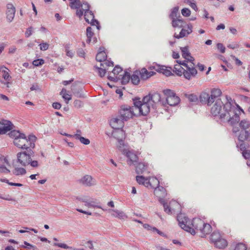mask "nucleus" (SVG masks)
<instances>
[{
	"label": "nucleus",
	"instance_id": "48",
	"mask_svg": "<svg viewBox=\"0 0 250 250\" xmlns=\"http://www.w3.org/2000/svg\"><path fill=\"white\" fill-rule=\"evenodd\" d=\"M0 163L10 166V163L7 157L0 155Z\"/></svg>",
	"mask_w": 250,
	"mask_h": 250
},
{
	"label": "nucleus",
	"instance_id": "44",
	"mask_svg": "<svg viewBox=\"0 0 250 250\" xmlns=\"http://www.w3.org/2000/svg\"><path fill=\"white\" fill-rule=\"evenodd\" d=\"M107 66H108L104 65V67L103 66H102V67H101L102 66H101L100 67L96 66V67H95V68L98 71L99 76L100 77H102L105 75V74L106 73L105 69Z\"/></svg>",
	"mask_w": 250,
	"mask_h": 250
},
{
	"label": "nucleus",
	"instance_id": "6",
	"mask_svg": "<svg viewBox=\"0 0 250 250\" xmlns=\"http://www.w3.org/2000/svg\"><path fill=\"white\" fill-rule=\"evenodd\" d=\"M136 180L139 185L151 189L157 187L159 184V180L155 176L145 177L144 175H138L136 177Z\"/></svg>",
	"mask_w": 250,
	"mask_h": 250
},
{
	"label": "nucleus",
	"instance_id": "46",
	"mask_svg": "<svg viewBox=\"0 0 250 250\" xmlns=\"http://www.w3.org/2000/svg\"><path fill=\"white\" fill-rule=\"evenodd\" d=\"M186 3H187L191 8H192L193 10H194L195 11H198V7L196 5V2L193 0H188L187 2H186Z\"/></svg>",
	"mask_w": 250,
	"mask_h": 250
},
{
	"label": "nucleus",
	"instance_id": "1",
	"mask_svg": "<svg viewBox=\"0 0 250 250\" xmlns=\"http://www.w3.org/2000/svg\"><path fill=\"white\" fill-rule=\"evenodd\" d=\"M179 226L185 231L194 235L200 233L202 237H205L212 231L211 226L199 218L189 220L185 214L180 213L177 217Z\"/></svg>",
	"mask_w": 250,
	"mask_h": 250
},
{
	"label": "nucleus",
	"instance_id": "27",
	"mask_svg": "<svg viewBox=\"0 0 250 250\" xmlns=\"http://www.w3.org/2000/svg\"><path fill=\"white\" fill-rule=\"evenodd\" d=\"M176 62L177 64L174 65L173 72L175 73L178 76H181L183 74V71L185 67L183 66L181 63H182L183 62H186V61L177 60Z\"/></svg>",
	"mask_w": 250,
	"mask_h": 250
},
{
	"label": "nucleus",
	"instance_id": "4",
	"mask_svg": "<svg viewBox=\"0 0 250 250\" xmlns=\"http://www.w3.org/2000/svg\"><path fill=\"white\" fill-rule=\"evenodd\" d=\"M9 136L13 139L14 144L18 147L22 149H28L35 147L36 137L33 135L26 137L25 135L18 130H12Z\"/></svg>",
	"mask_w": 250,
	"mask_h": 250
},
{
	"label": "nucleus",
	"instance_id": "3",
	"mask_svg": "<svg viewBox=\"0 0 250 250\" xmlns=\"http://www.w3.org/2000/svg\"><path fill=\"white\" fill-rule=\"evenodd\" d=\"M70 6L72 9H77L76 14L81 18L84 14L85 21L91 24V25L96 26L97 29L99 30L100 26L98 21L94 19V16L91 11L89 10V5L87 3H81L79 0H69Z\"/></svg>",
	"mask_w": 250,
	"mask_h": 250
},
{
	"label": "nucleus",
	"instance_id": "64",
	"mask_svg": "<svg viewBox=\"0 0 250 250\" xmlns=\"http://www.w3.org/2000/svg\"><path fill=\"white\" fill-rule=\"evenodd\" d=\"M85 245L86 247L89 248L90 250H92L93 249V246L91 241H88L86 242Z\"/></svg>",
	"mask_w": 250,
	"mask_h": 250
},
{
	"label": "nucleus",
	"instance_id": "23",
	"mask_svg": "<svg viewBox=\"0 0 250 250\" xmlns=\"http://www.w3.org/2000/svg\"><path fill=\"white\" fill-rule=\"evenodd\" d=\"M1 124L0 127V134H5L13 128V125L9 121L3 120L1 122Z\"/></svg>",
	"mask_w": 250,
	"mask_h": 250
},
{
	"label": "nucleus",
	"instance_id": "33",
	"mask_svg": "<svg viewBox=\"0 0 250 250\" xmlns=\"http://www.w3.org/2000/svg\"><path fill=\"white\" fill-rule=\"evenodd\" d=\"M185 22L184 20L181 17L171 20V24L174 28H181L183 26Z\"/></svg>",
	"mask_w": 250,
	"mask_h": 250
},
{
	"label": "nucleus",
	"instance_id": "54",
	"mask_svg": "<svg viewBox=\"0 0 250 250\" xmlns=\"http://www.w3.org/2000/svg\"><path fill=\"white\" fill-rule=\"evenodd\" d=\"M217 48L222 53H224L226 51V48L224 45L221 43H218L217 44Z\"/></svg>",
	"mask_w": 250,
	"mask_h": 250
},
{
	"label": "nucleus",
	"instance_id": "7",
	"mask_svg": "<svg viewBox=\"0 0 250 250\" xmlns=\"http://www.w3.org/2000/svg\"><path fill=\"white\" fill-rule=\"evenodd\" d=\"M85 206L88 208L93 207L101 208L103 210L107 211V212L109 213L112 217L118 218L120 219L125 220L127 218V216L123 211L115 209L113 208H104L100 206L95 205L94 204H92V202H88L87 201L85 202Z\"/></svg>",
	"mask_w": 250,
	"mask_h": 250
},
{
	"label": "nucleus",
	"instance_id": "45",
	"mask_svg": "<svg viewBox=\"0 0 250 250\" xmlns=\"http://www.w3.org/2000/svg\"><path fill=\"white\" fill-rule=\"evenodd\" d=\"M242 154L244 158L248 160L247 164L250 167V150H246L242 152Z\"/></svg>",
	"mask_w": 250,
	"mask_h": 250
},
{
	"label": "nucleus",
	"instance_id": "5",
	"mask_svg": "<svg viewBox=\"0 0 250 250\" xmlns=\"http://www.w3.org/2000/svg\"><path fill=\"white\" fill-rule=\"evenodd\" d=\"M133 103L135 111H138L139 114L143 116L147 115L152 108L150 102L146 96L142 100L140 99H134Z\"/></svg>",
	"mask_w": 250,
	"mask_h": 250
},
{
	"label": "nucleus",
	"instance_id": "16",
	"mask_svg": "<svg viewBox=\"0 0 250 250\" xmlns=\"http://www.w3.org/2000/svg\"><path fill=\"white\" fill-rule=\"evenodd\" d=\"M106 58L107 56L104 48H100L96 56L97 61L101 62L100 66L104 67V65L106 66H113V62L106 60Z\"/></svg>",
	"mask_w": 250,
	"mask_h": 250
},
{
	"label": "nucleus",
	"instance_id": "51",
	"mask_svg": "<svg viewBox=\"0 0 250 250\" xmlns=\"http://www.w3.org/2000/svg\"><path fill=\"white\" fill-rule=\"evenodd\" d=\"M188 100L192 102H196L198 101V97L196 95L191 94L187 95Z\"/></svg>",
	"mask_w": 250,
	"mask_h": 250
},
{
	"label": "nucleus",
	"instance_id": "25",
	"mask_svg": "<svg viewBox=\"0 0 250 250\" xmlns=\"http://www.w3.org/2000/svg\"><path fill=\"white\" fill-rule=\"evenodd\" d=\"M138 71L140 75L141 79L142 80H146L155 74L153 71H148L146 68H143Z\"/></svg>",
	"mask_w": 250,
	"mask_h": 250
},
{
	"label": "nucleus",
	"instance_id": "61",
	"mask_svg": "<svg viewBox=\"0 0 250 250\" xmlns=\"http://www.w3.org/2000/svg\"><path fill=\"white\" fill-rule=\"evenodd\" d=\"M29 165L33 167H37L39 166L38 162L36 160H30Z\"/></svg>",
	"mask_w": 250,
	"mask_h": 250
},
{
	"label": "nucleus",
	"instance_id": "18",
	"mask_svg": "<svg viewBox=\"0 0 250 250\" xmlns=\"http://www.w3.org/2000/svg\"><path fill=\"white\" fill-rule=\"evenodd\" d=\"M16 14V7L11 2H8L6 5L5 15L6 21L11 22L14 19Z\"/></svg>",
	"mask_w": 250,
	"mask_h": 250
},
{
	"label": "nucleus",
	"instance_id": "10",
	"mask_svg": "<svg viewBox=\"0 0 250 250\" xmlns=\"http://www.w3.org/2000/svg\"><path fill=\"white\" fill-rule=\"evenodd\" d=\"M119 149L127 158V163L129 165H134L137 162L138 157L136 152L134 150L125 145Z\"/></svg>",
	"mask_w": 250,
	"mask_h": 250
},
{
	"label": "nucleus",
	"instance_id": "29",
	"mask_svg": "<svg viewBox=\"0 0 250 250\" xmlns=\"http://www.w3.org/2000/svg\"><path fill=\"white\" fill-rule=\"evenodd\" d=\"M153 67L158 72L162 73L166 76H169L171 74L170 70L168 69L167 67L164 65L156 64L154 65Z\"/></svg>",
	"mask_w": 250,
	"mask_h": 250
},
{
	"label": "nucleus",
	"instance_id": "43",
	"mask_svg": "<svg viewBox=\"0 0 250 250\" xmlns=\"http://www.w3.org/2000/svg\"><path fill=\"white\" fill-rule=\"evenodd\" d=\"M124 72L125 71H123L122 68L121 67L117 65L112 70V73L113 74L114 76H111L112 77H115L116 76H120V75L121 74H123Z\"/></svg>",
	"mask_w": 250,
	"mask_h": 250
},
{
	"label": "nucleus",
	"instance_id": "24",
	"mask_svg": "<svg viewBox=\"0 0 250 250\" xmlns=\"http://www.w3.org/2000/svg\"><path fill=\"white\" fill-rule=\"evenodd\" d=\"M182 57L186 63L193 62L194 59L190 55L188 47H181Z\"/></svg>",
	"mask_w": 250,
	"mask_h": 250
},
{
	"label": "nucleus",
	"instance_id": "2",
	"mask_svg": "<svg viewBox=\"0 0 250 250\" xmlns=\"http://www.w3.org/2000/svg\"><path fill=\"white\" fill-rule=\"evenodd\" d=\"M225 114H222V121L228 122L232 125L233 133L236 134L240 131L238 127L234 126L240 121L239 114L241 112L244 113V110L238 104L236 106H232L230 103H226L224 106Z\"/></svg>",
	"mask_w": 250,
	"mask_h": 250
},
{
	"label": "nucleus",
	"instance_id": "47",
	"mask_svg": "<svg viewBox=\"0 0 250 250\" xmlns=\"http://www.w3.org/2000/svg\"><path fill=\"white\" fill-rule=\"evenodd\" d=\"M9 166L0 163V173H7L10 172V170L7 168Z\"/></svg>",
	"mask_w": 250,
	"mask_h": 250
},
{
	"label": "nucleus",
	"instance_id": "62",
	"mask_svg": "<svg viewBox=\"0 0 250 250\" xmlns=\"http://www.w3.org/2000/svg\"><path fill=\"white\" fill-rule=\"evenodd\" d=\"M228 47L234 49L235 48H237L239 47V44L236 42H233L231 44H229L228 45Z\"/></svg>",
	"mask_w": 250,
	"mask_h": 250
},
{
	"label": "nucleus",
	"instance_id": "19",
	"mask_svg": "<svg viewBox=\"0 0 250 250\" xmlns=\"http://www.w3.org/2000/svg\"><path fill=\"white\" fill-rule=\"evenodd\" d=\"M193 26L191 23L187 24L180 31L179 34H174V37L177 39H181L188 36L192 32Z\"/></svg>",
	"mask_w": 250,
	"mask_h": 250
},
{
	"label": "nucleus",
	"instance_id": "56",
	"mask_svg": "<svg viewBox=\"0 0 250 250\" xmlns=\"http://www.w3.org/2000/svg\"><path fill=\"white\" fill-rule=\"evenodd\" d=\"M241 142L240 143L239 145H237V147L239 148V149L242 152L246 151V145L244 143V141H241Z\"/></svg>",
	"mask_w": 250,
	"mask_h": 250
},
{
	"label": "nucleus",
	"instance_id": "30",
	"mask_svg": "<svg viewBox=\"0 0 250 250\" xmlns=\"http://www.w3.org/2000/svg\"><path fill=\"white\" fill-rule=\"evenodd\" d=\"M199 99L202 103L206 104L208 106H210L212 104L211 101L209 100L210 99L209 94L207 92H202L200 95Z\"/></svg>",
	"mask_w": 250,
	"mask_h": 250
},
{
	"label": "nucleus",
	"instance_id": "22",
	"mask_svg": "<svg viewBox=\"0 0 250 250\" xmlns=\"http://www.w3.org/2000/svg\"><path fill=\"white\" fill-rule=\"evenodd\" d=\"M110 125L111 127L114 129L123 128L124 126V122L123 119H120L117 117L112 118L110 120Z\"/></svg>",
	"mask_w": 250,
	"mask_h": 250
},
{
	"label": "nucleus",
	"instance_id": "53",
	"mask_svg": "<svg viewBox=\"0 0 250 250\" xmlns=\"http://www.w3.org/2000/svg\"><path fill=\"white\" fill-rule=\"evenodd\" d=\"M209 2H211L213 5L218 6L220 3L224 2L226 0H208Z\"/></svg>",
	"mask_w": 250,
	"mask_h": 250
},
{
	"label": "nucleus",
	"instance_id": "55",
	"mask_svg": "<svg viewBox=\"0 0 250 250\" xmlns=\"http://www.w3.org/2000/svg\"><path fill=\"white\" fill-rule=\"evenodd\" d=\"M40 49L41 50L45 51L49 47V44L47 43H42L39 44Z\"/></svg>",
	"mask_w": 250,
	"mask_h": 250
},
{
	"label": "nucleus",
	"instance_id": "9",
	"mask_svg": "<svg viewBox=\"0 0 250 250\" xmlns=\"http://www.w3.org/2000/svg\"><path fill=\"white\" fill-rule=\"evenodd\" d=\"M181 64L185 67L183 75L185 79L189 80L196 76L197 71L195 68V65L193 62H183Z\"/></svg>",
	"mask_w": 250,
	"mask_h": 250
},
{
	"label": "nucleus",
	"instance_id": "36",
	"mask_svg": "<svg viewBox=\"0 0 250 250\" xmlns=\"http://www.w3.org/2000/svg\"><path fill=\"white\" fill-rule=\"evenodd\" d=\"M215 246L218 249H224L227 245V241L222 237L214 243Z\"/></svg>",
	"mask_w": 250,
	"mask_h": 250
},
{
	"label": "nucleus",
	"instance_id": "58",
	"mask_svg": "<svg viewBox=\"0 0 250 250\" xmlns=\"http://www.w3.org/2000/svg\"><path fill=\"white\" fill-rule=\"evenodd\" d=\"M76 199L79 201H82L83 202H86L87 201V197L84 196H79L76 197Z\"/></svg>",
	"mask_w": 250,
	"mask_h": 250
},
{
	"label": "nucleus",
	"instance_id": "15",
	"mask_svg": "<svg viewBox=\"0 0 250 250\" xmlns=\"http://www.w3.org/2000/svg\"><path fill=\"white\" fill-rule=\"evenodd\" d=\"M163 206L165 211L168 214H172L181 209V205L175 200L171 201L168 205L163 203Z\"/></svg>",
	"mask_w": 250,
	"mask_h": 250
},
{
	"label": "nucleus",
	"instance_id": "39",
	"mask_svg": "<svg viewBox=\"0 0 250 250\" xmlns=\"http://www.w3.org/2000/svg\"><path fill=\"white\" fill-rule=\"evenodd\" d=\"M0 71L2 73V78L5 80H8L11 78L9 74V70L4 66L0 67Z\"/></svg>",
	"mask_w": 250,
	"mask_h": 250
},
{
	"label": "nucleus",
	"instance_id": "52",
	"mask_svg": "<svg viewBox=\"0 0 250 250\" xmlns=\"http://www.w3.org/2000/svg\"><path fill=\"white\" fill-rule=\"evenodd\" d=\"M44 63V61L42 59L35 60L33 61V65L35 66H39L42 65Z\"/></svg>",
	"mask_w": 250,
	"mask_h": 250
},
{
	"label": "nucleus",
	"instance_id": "50",
	"mask_svg": "<svg viewBox=\"0 0 250 250\" xmlns=\"http://www.w3.org/2000/svg\"><path fill=\"white\" fill-rule=\"evenodd\" d=\"M77 140H79L80 142L84 145H88L90 144V140L88 139L85 138L83 137H78L77 136Z\"/></svg>",
	"mask_w": 250,
	"mask_h": 250
},
{
	"label": "nucleus",
	"instance_id": "12",
	"mask_svg": "<svg viewBox=\"0 0 250 250\" xmlns=\"http://www.w3.org/2000/svg\"><path fill=\"white\" fill-rule=\"evenodd\" d=\"M225 104L220 100H218L212 106L210 109L211 115L214 117H218L222 120V114H225L226 110L224 108Z\"/></svg>",
	"mask_w": 250,
	"mask_h": 250
},
{
	"label": "nucleus",
	"instance_id": "11",
	"mask_svg": "<svg viewBox=\"0 0 250 250\" xmlns=\"http://www.w3.org/2000/svg\"><path fill=\"white\" fill-rule=\"evenodd\" d=\"M119 114L123 120L127 121L136 115L135 107L127 105H122L119 110Z\"/></svg>",
	"mask_w": 250,
	"mask_h": 250
},
{
	"label": "nucleus",
	"instance_id": "34",
	"mask_svg": "<svg viewBox=\"0 0 250 250\" xmlns=\"http://www.w3.org/2000/svg\"><path fill=\"white\" fill-rule=\"evenodd\" d=\"M148 165L145 163H139L136 168V172L138 174L145 173L147 169Z\"/></svg>",
	"mask_w": 250,
	"mask_h": 250
},
{
	"label": "nucleus",
	"instance_id": "49",
	"mask_svg": "<svg viewBox=\"0 0 250 250\" xmlns=\"http://www.w3.org/2000/svg\"><path fill=\"white\" fill-rule=\"evenodd\" d=\"M181 14L185 17H188L191 15V11L188 8H184L181 10Z\"/></svg>",
	"mask_w": 250,
	"mask_h": 250
},
{
	"label": "nucleus",
	"instance_id": "8",
	"mask_svg": "<svg viewBox=\"0 0 250 250\" xmlns=\"http://www.w3.org/2000/svg\"><path fill=\"white\" fill-rule=\"evenodd\" d=\"M163 92L166 98V104H167L170 106H176L180 103V98L173 90L167 89L164 90Z\"/></svg>",
	"mask_w": 250,
	"mask_h": 250
},
{
	"label": "nucleus",
	"instance_id": "59",
	"mask_svg": "<svg viewBox=\"0 0 250 250\" xmlns=\"http://www.w3.org/2000/svg\"><path fill=\"white\" fill-rule=\"evenodd\" d=\"M74 106L77 108H80L83 105L82 102L78 100H76L74 102Z\"/></svg>",
	"mask_w": 250,
	"mask_h": 250
},
{
	"label": "nucleus",
	"instance_id": "37",
	"mask_svg": "<svg viewBox=\"0 0 250 250\" xmlns=\"http://www.w3.org/2000/svg\"><path fill=\"white\" fill-rule=\"evenodd\" d=\"M179 9L178 6H175L171 9V12L169 15V18L171 20L181 17L180 14L179 13Z\"/></svg>",
	"mask_w": 250,
	"mask_h": 250
},
{
	"label": "nucleus",
	"instance_id": "32",
	"mask_svg": "<svg viewBox=\"0 0 250 250\" xmlns=\"http://www.w3.org/2000/svg\"><path fill=\"white\" fill-rule=\"evenodd\" d=\"M238 123L240 128L242 129V131L248 130L250 127V121L247 118L241 120Z\"/></svg>",
	"mask_w": 250,
	"mask_h": 250
},
{
	"label": "nucleus",
	"instance_id": "26",
	"mask_svg": "<svg viewBox=\"0 0 250 250\" xmlns=\"http://www.w3.org/2000/svg\"><path fill=\"white\" fill-rule=\"evenodd\" d=\"M152 189H154V194L155 196L158 197L160 199L165 197L166 195V189L162 186H159V185L154 188Z\"/></svg>",
	"mask_w": 250,
	"mask_h": 250
},
{
	"label": "nucleus",
	"instance_id": "28",
	"mask_svg": "<svg viewBox=\"0 0 250 250\" xmlns=\"http://www.w3.org/2000/svg\"><path fill=\"white\" fill-rule=\"evenodd\" d=\"M222 91L219 88H213L210 90V94L209 95L212 104L214 102L215 99L220 97L222 95Z\"/></svg>",
	"mask_w": 250,
	"mask_h": 250
},
{
	"label": "nucleus",
	"instance_id": "31",
	"mask_svg": "<svg viewBox=\"0 0 250 250\" xmlns=\"http://www.w3.org/2000/svg\"><path fill=\"white\" fill-rule=\"evenodd\" d=\"M238 139L240 141L246 140L250 142V130L241 131L238 136Z\"/></svg>",
	"mask_w": 250,
	"mask_h": 250
},
{
	"label": "nucleus",
	"instance_id": "38",
	"mask_svg": "<svg viewBox=\"0 0 250 250\" xmlns=\"http://www.w3.org/2000/svg\"><path fill=\"white\" fill-rule=\"evenodd\" d=\"M26 171L23 167H15L13 171V173L16 176H21L25 174Z\"/></svg>",
	"mask_w": 250,
	"mask_h": 250
},
{
	"label": "nucleus",
	"instance_id": "17",
	"mask_svg": "<svg viewBox=\"0 0 250 250\" xmlns=\"http://www.w3.org/2000/svg\"><path fill=\"white\" fill-rule=\"evenodd\" d=\"M112 136L118 141V147L119 148L124 146L125 145L124 143V140L125 138V134L123 128L113 130L112 132Z\"/></svg>",
	"mask_w": 250,
	"mask_h": 250
},
{
	"label": "nucleus",
	"instance_id": "21",
	"mask_svg": "<svg viewBox=\"0 0 250 250\" xmlns=\"http://www.w3.org/2000/svg\"><path fill=\"white\" fill-rule=\"evenodd\" d=\"M79 183L86 187H91L96 185V180L89 175H85L79 180Z\"/></svg>",
	"mask_w": 250,
	"mask_h": 250
},
{
	"label": "nucleus",
	"instance_id": "35",
	"mask_svg": "<svg viewBox=\"0 0 250 250\" xmlns=\"http://www.w3.org/2000/svg\"><path fill=\"white\" fill-rule=\"evenodd\" d=\"M140 75L138 70L134 71L130 76L131 82L134 85H138L140 83Z\"/></svg>",
	"mask_w": 250,
	"mask_h": 250
},
{
	"label": "nucleus",
	"instance_id": "60",
	"mask_svg": "<svg viewBox=\"0 0 250 250\" xmlns=\"http://www.w3.org/2000/svg\"><path fill=\"white\" fill-rule=\"evenodd\" d=\"M17 50V47L15 46H11L8 49V53L12 54L15 53Z\"/></svg>",
	"mask_w": 250,
	"mask_h": 250
},
{
	"label": "nucleus",
	"instance_id": "42",
	"mask_svg": "<svg viewBox=\"0 0 250 250\" xmlns=\"http://www.w3.org/2000/svg\"><path fill=\"white\" fill-rule=\"evenodd\" d=\"M94 33L91 27H88L86 29V36L87 37V42L90 43L92 41Z\"/></svg>",
	"mask_w": 250,
	"mask_h": 250
},
{
	"label": "nucleus",
	"instance_id": "40",
	"mask_svg": "<svg viewBox=\"0 0 250 250\" xmlns=\"http://www.w3.org/2000/svg\"><path fill=\"white\" fill-rule=\"evenodd\" d=\"M65 103L68 104L69 101L71 100V96L68 94L65 89H62L60 93Z\"/></svg>",
	"mask_w": 250,
	"mask_h": 250
},
{
	"label": "nucleus",
	"instance_id": "63",
	"mask_svg": "<svg viewBox=\"0 0 250 250\" xmlns=\"http://www.w3.org/2000/svg\"><path fill=\"white\" fill-rule=\"evenodd\" d=\"M52 106L55 109H59L61 107V104L59 103L56 102L52 104Z\"/></svg>",
	"mask_w": 250,
	"mask_h": 250
},
{
	"label": "nucleus",
	"instance_id": "20",
	"mask_svg": "<svg viewBox=\"0 0 250 250\" xmlns=\"http://www.w3.org/2000/svg\"><path fill=\"white\" fill-rule=\"evenodd\" d=\"M108 79L113 81H118L121 80L122 84H126L128 83L130 80V75L129 73L124 72L123 74H121L120 76H116L115 77H112L110 75L108 77Z\"/></svg>",
	"mask_w": 250,
	"mask_h": 250
},
{
	"label": "nucleus",
	"instance_id": "57",
	"mask_svg": "<svg viewBox=\"0 0 250 250\" xmlns=\"http://www.w3.org/2000/svg\"><path fill=\"white\" fill-rule=\"evenodd\" d=\"M54 245L65 249L68 248V246L66 244L64 243H54Z\"/></svg>",
	"mask_w": 250,
	"mask_h": 250
},
{
	"label": "nucleus",
	"instance_id": "41",
	"mask_svg": "<svg viewBox=\"0 0 250 250\" xmlns=\"http://www.w3.org/2000/svg\"><path fill=\"white\" fill-rule=\"evenodd\" d=\"M222 236L219 232L214 231L211 234L210 239L211 242L214 244Z\"/></svg>",
	"mask_w": 250,
	"mask_h": 250
},
{
	"label": "nucleus",
	"instance_id": "14",
	"mask_svg": "<svg viewBox=\"0 0 250 250\" xmlns=\"http://www.w3.org/2000/svg\"><path fill=\"white\" fill-rule=\"evenodd\" d=\"M33 153V151H30L29 153L25 151L18 153L17 154V162L22 166L25 167L29 165Z\"/></svg>",
	"mask_w": 250,
	"mask_h": 250
},
{
	"label": "nucleus",
	"instance_id": "13",
	"mask_svg": "<svg viewBox=\"0 0 250 250\" xmlns=\"http://www.w3.org/2000/svg\"><path fill=\"white\" fill-rule=\"evenodd\" d=\"M151 104L152 108H155L158 105H165V101L162 100L160 94L155 92L146 96Z\"/></svg>",
	"mask_w": 250,
	"mask_h": 250
}]
</instances>
